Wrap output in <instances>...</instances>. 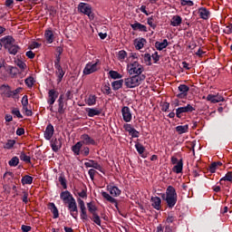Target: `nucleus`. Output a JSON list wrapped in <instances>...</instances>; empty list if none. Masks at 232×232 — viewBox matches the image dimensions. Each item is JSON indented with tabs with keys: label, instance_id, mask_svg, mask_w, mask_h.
<instances>
[{
	"label": "nucleus",
	"instance_id": "63",
	"mask_svg": "<svg viewBox=\"0 0 232 232\" xmlns=\"http://www.w3.org/2000/svg\"><path fill=\"white\" fill-rule=\"evenodd\" d=\"M54 66H61V56L55 54Z\"/></svg>",
	"mask_w": 232,
	"mask_h": 232
},
{
	"label": "nucleus",
	"instance_id": "33",
	"mask_svg": "<svg viewBox=\"0 0 232 232\" xmlns=\"http://www.w3.org/2000/svg\"><path fill=\"white\" fill-rule=\"evenodd\" d=\"M44 37H45L48 44H52V43H53V39H54L53 31L46 30L45 34H44Z\"/></svg>",
	"mask_w": 232,
	"mask_h": 232
},
{
	"label": "nucleus",
	"instance_id": "49",
	"mask_svg": "<svg viewBox=\"0 0 232 232\" xmlns=\"http://www.w3.org/2000/svg\"><path fill=\"white\" fill-rule=\"evenodd\" d=\"M11 113L14 117H17V119H23V114H21V111L17 108H13Z\"/></svg>",
	"mask_w": 232,
	"mask_h": 232
},
{
	"label": "nucleus",
	"instance_id": "60",
	"mask_svg": "<svg viewBox=\"0 0 232 232\" xmlns=\"http://www.w3.org/2000/svg\"><path fill=\"white\" fill-rule=\"evenodd\" d=\"M151 57L154 61V63H157L158 62L160 61V55H159L158 52H155V53H153Z\"/></svg>",
	"mask_w": 232,
	"mask_h": 232
},
{
	"label": "nucleus",
	"instance_id": "53",
	"mask_svg": "<svg viewBox=\"0 0 232 232\" xmlns=\"http://www.w3.org/2000/svg\"><path fill=\"white\" fill-rule=\"evenodd\" d=\"M127 56H128V53H126V51L124 50H121L118 53L119 61H124Z\"/></svg>",
	"mask_w": 232,
	"mask_h": 232
},
{
	"label": "nucleus",
	"instance_id": "42",
	"mask_svg": "<svg viewBox=\"0 0 232 232\" xmlns=\"http://www.w3.org/2000/svg\"><path fill=\"white\" fill-rule=\"evenodd\" d=\"M224 181L232 182V172H231V171H228V172L225 175V177H223V178L220 179V184H221V185L224 184V183H222V182H224Z\"/></svg>",
	"mask_w": 232,
	"mask_h": 232
},
{
	"label": "nucleus",
	"instance_id": "25",
	"mask_svg": "<svg viewBox=\"0 0 232 232\" xmlns=\"http://www.w3.org/2000/svg\"><path fill=\"white\" fill-rule=\"evenodd\" d=\"M107 189L112 197H119L121 195V190L116 186L109 185Z\"/></svg>",
	"mask_w": 232,
	"mask_h": 232
},
{
	"label": "nucleus",
	"instance_id": "62",
	"mask_svg": "<svg viewBox=\"0 0 232 232\" xmlns=\"http://www.w3.org/2000/svg\"><path fill=\"white\" fill-rule=\"evenodd\" d=\"M16 64L20 70H24V68H26V63L21 60H19Z\"/></svg>",
	"mask_w": 232,
	"mask_h": 232
},
{
	"label": "nucleus",
	"instance_id": "4",
	"mask_svg": "<svg viewBox=\"0 0 232 232\" xmlns=\"http://www.w3.org/2000/svg\"><path fill=\"white\" fill-rule=\"evenodd\" d=\"M78 12H80V14H84V15H88L91 21L95 19V14L92 12V5H90V4L80 3L78 5Z\"/></svg>",
	"mask_w": 232,
	"mask_h": 232
},
{
	"label": "nucleus",
	"instance_id": "11",
	"mask_svg": "<svg viewBox=\"0 0 232 232\" xmlns=\"http://www.w3.org/2000/svg\"><path fill=\"white\" fill-rule=\"evenodd\" d=\"M60 198L64 204H70V202L75 201V198H73L72 193L68 190L63 191L60 194Z\"/></svg>",
	"mask_w": 232,
	"mask_h": 232
},
{
	"label": "nucleus",
	"instance_id": "10",
	"mask_svg": "<svg viewBox=\"0 0 232 232\" xmlns=\"http://www.w3.org/2000/svg\"><path fill=\"white\" fill-rule=\"evenodd\" d=\"M123 129L125 130V131L129 132V135H130V137H132V139H139V135L140 134V132H139V130H135V128H133V126H131V124L125 123L123 125Z\"/></svg>",
	"mask_w": 232,
	"mask_h": 232
},
{
	"label": "nucleus",
	"instance_id": "43",
	"mask_svg": "<svg viewBox=\"0 0 232 232\" xmlns=\"http://www.w3.org/2000/svg\"><path fill=\"white\" fill-rule=\"evenodd\" d=\"M154 21H155V16L153 15H151L147 19V24H149V26H150L152 30H155V28H157V24H154L153 23Z\"/></svg>",
	"mask_w": 232,
	"mask_h": 232
},
{
	"label": "nucleus",
	"instance_id": "41",
	"mask_svg": "<svg viewBox=\"0 0 232 232\" xmlns=\"http://www.w3.org/2000/svg\"><path fill=\"white\" fill-rule=\"evenodd\" d=\"M87 208L91 215H94L97 213V207L92 202L87 203Z\"/></svg>",
	"mask_w": 232,
	"mask_h": 232
},
{
	"label": "nucleus",
	"instance_id": "54",
	"mask_svg": "<svg viewBox=\"0 0 232 232\" xmlns=\"http://www.w3.org/2000/svg\"><path fill=\"white\" fill-rule=\"evenodd\" d=\"M15 145V140H9L5 145V150H12Z\"/></svg>",
	"mask_w": 232,
	"mask_h": 232
},
{
	"label": "nucleus",
	"instance_id": "12",
	"mask_svg": "<svg viewBox=\"0 0 232 232\" xmlns=\"http://www.w3.org/2000/svg\"><path fill=\"white\" fill-rule=\"evenodd\" d=\"M206 99L209 102H212V104H217L218 102H224V101H226V99H224L220 93L208 94Z\"/></svg>",
	"mask_w": 232,
	"mask_h": 232
},
{
	"label": "nucleus",
	"instance_id": "59",
	"mask_svg": "<svg viewBox=\"0 0 232 232\" xmlns=\"http://www.w3.org/2000/svg\"><path fill=\"white\" fill-rule=\"evenodd\" d=\"M95 173H97V170L91 169L88 171V174L90 176L91 180H93L95 179Z\"/></svg>",
	"mask_w": 232,
	"mask_h": 232
},
{
	"label": "nucleus",
	"instance_id": "16",
	"mask_svg": "<svg viewBox=\"0 0 232 232\" xmlns=\"http://www.w3.org/2000/svg\"><path fill=\"white\" fill-rule=\"evenodd\" d=\"M54 132H55V129L53 128V125H52V123H49L46 126L45 130L44 132V137L45 140H51L52 137H53Z\"/></svg>",
	"mask_w": 232,
	"mask_h": 232
},
{
	"label": "nucleus",
	"instance_id": "46",
	"mask_svg": "<svg viewBox=\"0 0 232 232\" xmlns=\"http://www.w3.org/2000/svg\"><path fill=\"white\" fill-rule=\"evenodd\" d=\"M9 166L12 168H15L19 164V158L17 156L13 157L9 161H8Z\"/></svg>",
	"mask_w": 232,
	"mask_h": 232
},
{
	"label": "nucleus",
	"instance_id": "24",
	"mask_svg": "<svg viewBox=\"0 0 232 232\" xmlns=\"http://www.w3.org/2000/svg\"><path fill=\"white\" fill-rule=\"evenodd\" d=\"M51 147L53 151L57 153L59 151L60 148H63V143L61 142L60 140L54 139L51 141Z\"/></svg>",
	"mask_w": 232,
	"mask_h": 232
},
{
	"label": "nucleus",
	"instance_id": "52",
	"mask_svg": "<svg viewBox=\"0 0 232 232\" xmlns=\"http://www.w3.org/2000/svg\"><path fill=\"white\" fill-rule=\"evenodd\" d=\"M58 102V113H60V115H63L65 111L64 102Z\"/></svg>",
	"mask_w": 232,
	"mask_h": 232
},
{
	"label": "nucleus",
	"instance_id": "39",
	"mask_svg": "<svg viewBox=\"0 0 232 232\" xmlns=\"http://www.w3.org/2000/svg\"><path fill=\"white\" fill-rule=\"evenodd\" d=\"M58 180L61 186L63 188V189H68V184L66 183V176L64 175V172H62L60 174Z\"/></svg>",
	"mask_w": 232,
	"mask_h": 232
},
{
	"label": "nucleus",
	"instance_id": "44",
	"mask_svg": "<svg viewBox=\"0 0 232 232\" xmlns=\"http://www.w3.org/2000/svg\"><path fill=\"white\" fill-rule=\"evenodd\" d=\"M92 217H89V218H91V220H92V222H94V224H96L97 226H101V217H99V214H92Z\"/></svg>",
	"mask_w": 232,
	"mask_h": 232
},
{
	"label": "nucleus",
	"instance_id": "31",
	"mask_svg": "<svg viewBox=\"0 0 232 232\" xmlns=\"http://www.w3.org/2000/svg\"><path fill=\"white\" fill-rule=\"evenodd\" d=\"M176 131L179 135H182L184 133H188L189 131V125H179L176 127Z\"/></svg>",
	"mask_w": 232,
	"mask_h": 232
},
{
	"label": "nucleus",
	"instance_id": "8",
	"mask_svg": "<svg viewBox=\"0 0 232 232\" xmlns=\"http://www.w3.org/2000/svg\"><path fill=\"white\" fill-rule=\"evenodd\" d=\"M77 201H78V206L80 208L81 219L82 220V222H88V220H90V217H88V212L86 211V205L84 204V200L79 198Z\"/></svg>",
	"mask_w": 232,
	"mask_h": 232
},
{
	"label": "nucleus",
	"instance_id": "19",
	"mask_svg": "<svg viewBox=\"0 0 232 232\" xmlns=\"http://www.w3.org/2000/svg\"><path fill=\"white\" fill-rule=\"evenodd\" d=\"M101 195L105 198V200H107V202H111V204H114L115 208L119 209V203L117 202V199L110 196L108 192L104 190H102Z\"/></svg>",
	"mask_w": 232,
	"mask_h": 232
},
{
	"label": "nucleus",
	"instance_id": "47",
	"mask_svg": "<svg viewBox=\"0 0 232 232\" xmlns=\"http://www.w3.org/2000/svg\"><path fill=\"white\" fill-rule=\"evenodd\" d=\"M22 90H23V88H21V87H18L17 89H15L14 91H11V97L13 98V99H19V93H21V92H22Z\"/></svg>",
	"mask_w": 232,
	"mask_h": 232
},
{
	"label": "nucleus",
	"instance_id": "2",
	"mask_svg": "<svg viewBox=\"0 0 232 232\" xmlns=\"http://www.w3.org/2000/svg\"><path fill=\"white\" fill-rule=\"evenodd\" d=\"M83 144H85V146H97V142H95V140L90 137V135L82 134L81 140L72 147V151L74 155H81V148H82Z\"/></svg>",
	"mask_w": 232,
	"mask_h": 232
},
{
	"label": "nucleus",
	"instance_id": "21",
	"mask_svg": "<svg viewBox=\"0 0 232 232\" xmlns=\"http://www.w3.org/2000/svg\"><path fill=\"white\" fill-rule=\"evenodd\" d=\"M55 68V75L57 77V83L59 84L60 82H63V77H64V70H63V67L61 65H56L54 66Z\"/></svg>",
	"mask_w": 232,
	"mask_h": 232
},
{
	"label": "nucleus",
	"instance_id": "27",
	"mask_svg": "<svg viewBox=\"0 0 232 232\" xmlns=\"http://www.w3.org/2000/svg\"><path fill=\"white\" fill-rule=\"evenodd\" d=\"M135 149L138 151L139 155L142 157V159H146V157H148V155L144 154V151H146V148H144L140 142H137L135 144Z\"/></svg>",
	"mask_w": 232,
	"mask_h": 232
},
{
	"label": "nucleus",
	"instance_id": "57",
	"mask_svg": "<svg viewBox=\"0 0 232 232\" xmlns=\"http://www.w3.org/2000/svg\"><path fill=\"white\" fill-rule=\"evenodd\" d=\"M181 5L182 6H193L195 3H193L191 0H181Z\"/></svg>",
	"mask_w": 232,
	"mask_h": 232
},
{
	"label": "nucleus",
	"instance_id": "14",
	"mask_svg": "<svg viewBox=\"0 0 232 232\" xmlns=\"http://www.w3.org/2000/svg\"><path fill=\"white\" fill-rule=\"evenodd\" d=\"M179 92H180V93L177 94L178 99H186V97H188V92H189V86L186 85V84H180L178 87Z\"/></svg>",
	"mask_w": 232,
	"mask_h": 232
},
{
	"label": "nucleus",
	"instance_id": "64",
	"mask_svg": "<svg viewBox=\"0 0 232 232\" xmlns=\"http://www.w3.org/2000/svg\"><path fill=\"white\" fill-rule=\"evenodd\" d=\"M21 229L23 232H29V231H32V227L22 225Z\"/></svg>",
	"mask_w": 232,
	"mask_h": 232
},
{
	"label": "nucleus",
	"instance_id": "50",
	"mask_svg": "<svg viewBox=\"0 0 232 232\" xmlns=\"http://www.w3.org/2000/svg\"><path fill=\"white\" fill-rule=\"evenodd\" d=\"M102 92L104 93V95H111V88H110V83L104 85Z\"/></svg>",
	"mask_w": 232,
	"mask_h": 232
},
{
	"label": "nucleus",
	"instance_id": "34",
	"mask_svg": "<svg viewBox=\"0 0 232 232\" xmlns=\"http://www.w3.org/2000/svg\"><path fill=\"white\" fill-rule=\"evenodd\" d=\"M184 168V162L182 160H179V162L173 167L172 171L174 173H182V169Z\"/></svg>",
	"mask_w": 232,
	"mask_h": 232
},
{
	"label": "nucleus",
	"instance_id": "35",
	"mask_svg": "<svg viewBox=\"0 0 232 232\" xmlns=\"http://www.w3.org/2000/svg\"><path fill=\"white\" fill-rule=\"evenodd\" d=\"M21 183L23 186H26V185H31L34 183V177L29 176V175H25L21 179Z\"/></svg>",
	"mask_w": 232,
	"mask_h": 232
},
{
	"label": "nucleus",
	"instance_id": "6",
	"mask_svg": "<svg viewBox=\"0 0 232 232\" xmlns=\"http://www.w3.org/2000/svg\"><path fill=\"white\" fill-rule=\"evenodd\" d=\"M193 111H195V107L191 104H187V106L176 109V117L178 119H182V117H184V113H193Z\"/></svg>",
	"mask_w": 232,
	"mask_h": 232
},
{
	"label": "nucleus",
	"instance_id": "37",
	"mask_svg": "<svg viewBox=\"0 0 232 232\" xmlns=\"http://www.w3.org/2000/svg\"><path fill=\"white\" fill-rule=\"evenodd\" d=\"M124 82L127 88H137V85H135V79L133 78V76L126 78L124 80Z\"/></svg>",
	"mask_w": 232,
	"mask_h": 232
},
{
	"label": "nucleus",
	"instance_id": "23",
	"mask_svg": "<svg viewBox=\"0 0 232 232\" xmlns=\"http://www.w3.org/2000/svg\"><path fill=\"white\" fill-rule=\"evenodd\" d=\"M130 27L135 32H137V30H139V32H148V27H146V25H144L139 22H135L134 24H131Z\"/></svg>",
	"mask_w": 232,
	"mask_h": 232
},
{
	"label": "nucleus",
	"instance_id": "32",
	"mask_svg": "<svg viewBox=\"0 0 232 232\" xmlns=\"http://www.w3.org/2000/svg\"><path fill=\"white\" fill-rule=\"evenodd\" d=\"M86 111L88 117H95L96 115H101V113H102V110H97L95 108H88Z\"/></svg>",
	"mask_w": 232,
	"mask_h": 232
},
{
	"label": "nucleus",
	"instance_id": "51",
	"mask_svg": "<svg viewBox=\"0 0 232 232\" xmlns=\"http://www.w3.org/2000/svg\"><path fill=\"white\" fill-rule=\"evenodd\" d=\"M145 43H146V39H144V38L138 40V42L136 44L137 50H142V48H144Z\"/></svg>",
	"mask_w": 232,
	"mask_h": 232
},
{
	"label": "nucleus",
	"instance_id": "55",
	"mask_svg": "<svg viewBox=\"0 0 232 232\" xmlns=\"http://www.w3.org/2000/svg\"><path fill=\"white\" fill-rule=\"evenodd\" d=\"M144 61L147 63V66H151V54L150 53H145L143 54Z\"/></svg>",
	"mask_w": 232,
	"mask_h": 232
},
{
	"label": "nucleus",
	"instance_id": "3",
	"mask_svg": "<svg viewBox=\"0 0 232 232\" xmlns=\"http://www.w3.org/2000/svg\"><path fill=\"white\" fill-rule=\"evenodd\" d=\"M0 41L10 55H17V53L21 50V47L15 44V39L13 36H5Z\"/></svg>",
	"mask_w": 232,
	"mask_h": 232
},
{
	"label": "nucleus",
	"instance_id": "36",
	"mask_svg": "<svg viewBox=\"0 0 232 232\" xmlns=\"http://www.w3.org/2000/svg\"><path fill=\"white\" fill-rule=\"evenodd\" d=\"M85 102L88 106H95V104H97V96L94 94L89 95V97L85 100Z\"/></svg>",
	"mask_w": 232,
	"mask_h": 232
},
{
	"label": "nucleus",
	"instance_id": "61",
	"mask_svg": "<svg viewBox=\"0 0 232 232\" xmlns=\"http://www.w3.org/2000/svg\"><path fill=\"white\" fill-rule=\"evenodd\" d=\"M22 105H23V108H26V106H28V96L27 95H24L22 98Z\"/></svg>",
	"mask_w": 232,
	"mask_h": 232
},
{
	"label": "nucleus",
	"instance_id": "58",
	"mask_svg": "<svg viewBox=\"0 0 232 232\" xmlns=\"http://www.w3.org/2000/svg\"><path fill=\"white\" fill-rule=\"evenodd\" d=\"M217 162H212L209 166V172L210 173H215L217 171Z\"/></svg>",
	"mask_w": 232,
	"mask_h": 232
},
{
	"label": "nucleus",
	"instance_id": "15",
	"mask_svg": "<svg viewBox=\"0 0 232 232\" xmlns=\"http://www.w3.org/2000/svg\"><path fill=\"white\" fill-rule=\"evenodd\" d=\"M84 166L85 168H93L94 169L101 171V173H104L102 166H101V164H99L96 160H88V161L84 163Z\"/></svg>",
	"mask_w": 232,
	"mask_h": 232
},
{
	"label": "nucleus",
	"instance_id": "5",
	"mask_svg": "<svg viewBox=\"0 0 232 232\" xmlns=\"http://www.w3.org/2000/svg\"><path fill=\"white\" fill-rule=\"evenodd\" d=\"M127 70L130 75H141L142 72H144V67L139 62H133L128 64Z\"/></svg>",
	"mask_w": 232,
	"mask_h": 232
},
{
	"label": "nucleus",
	"instance_id": "1",
	"mask_svg": "<svg viewBox=\"0 0 232 232\" xmlns=\"http://www.w3.org/2000/svg\"><path fill=\"white\" fill-rule=\"evenodd\" d=\"M161 198L162 200H165L169 209H173L178 200L177 190L173 186H169L166 189V193L161 195Z\"/></svg>",
	"mask_w": 232,
	"mask_h": 232
},
{
	"label": "nucleus",
	"instance_id": "38",
	"mask_svg": "<svg viewBox=\"0 0 232 232\" xmlns=\"http://www.w3.org/2000/svg\"><path fill=\"white\" fill-rule=\"evenodd\" d=\"M122 84H124V80H118L111 82V87L114 92L121 90L122 88Z\"/></svg>",
	"mask_w": 232,
	"mask_h": 232
},
{
	"label": "nucleus",
	"instance_id": "18",
	"mask_svg": "<svg viewBox=\"0 0 232 232\" xmlns=\"http://www.w3.org/2000/svg\"><path fill=\"white\" fill-rule=\"evenodd\" d=\"M151 206L154 209H157V211H160L162 208V199L159 197H152L150 198Z\"/></svg>",
	"mask_w": 232,
	"mask_h": 232
},
{
	"label": "nucleus",
	"instance_id": "56",
	"mask_svg": "<svg viewBox=\"0 0 232 232\" xmlns=\"http://www.w3.org/2000/svg\"><path fill=\"white\" fill-rule=\"evenodd\" d=\"M24 82L28 88H32L34 86V77L29 76L25 79Z\"/></svg>",
	"mask_w": 232,
	"mask_h": 232
},
{
	"label": "nucleus",
	"instance_id": "45",
	"mask_svg": "<svg viewBox=\"0 0 232 232\" xmlns=\"http://www.w3.org/2000/svg\"><path fill=\"white\" fill-rule=\"evenodd\" d=\"M109 75L111 79H122V74L119 73L117 71H110Z\"/></svg>",
	"mask_w": 232,
	"mask_h": 232
},
{
	"label": "nucleus",
	"instance_id": "30",
	"mask_svg": "<svg viewBox=\"0 0 232 232\" xmlns=\"http://www.w3.org/2000/svg\"><path fill=\"white\" fill-rule=\"evenodd\" d=\"M132 77L134 78L136 87L140 86V83L146 79V75L144 74H134Z\"/></svg>",
	"mask_w": 232,
	"mask_h": 232
},
{
	"label": "nucleus",
	"instance_id": "29",
	"mask_svg": "<svg viewBox=\"0 0 232 232\" xmlns=\"http://www.w3.org/2000/svg\"><path fill=\"white\" fill-rule=\"evenodd\" d=\"M168 40L164 39L162 42H156L155 43V48L159 50V52H162L164 48H168Z\"/></svg>",
	"mask_w": 232,
	"mask_h": 232
},
{
	"label": "nucleus",
	"instance_id": "9",
	"mask_svg": "<svg viewBox=\"0 0 232 232\" xmlns=\"http://www.w3.org/2000/svg\"><path fill=\"white\" fill-rule=\"evenodd\" d=\"M70 215L74 218L75 220H77V218L79 217V209L77 208V201H72L68 203L67 206Z\"/></svg>",
	"mask_w": 232,
	"mask_h": 232
},
{
	"label": "nucleus",
	"instance_id": "26",
	"mask_svg": "<svg viewBox=\"0 0 232 232\" xmlns=\"http://www.w3.org/2000/svg\"><path fill=\"white\" fill-rule=\"evenodd\" d=\"M48 209L53 213V218H59V209L55 206V203H49Z\"/></svg>",
	"mask_w": 232,
	"mask_h": 232
},
{
	"label": "nucleus",
	"instance_id": "13",
	"mask_svg": "<svg viewBox=\"0 0 232 232\" xmlns=\"http://www.w3.org/2000/svg\"><path fill=\"white\" fill-rule=\"evenodd\" d=\"M121 115L123 117L124 122H131L132 115H131V110H130V107L128 106L122 107Z\"/></svg>",
	"mask_w": 232,
	"mask_h": 232
},
{
	"label": "nucleus",
	"instance_id": "28",
	"mask_svg": "<svg viewBox=\"0 0 232 232\" xmlns=\"http://www.w3.org/2000/svg\"><path fill=\"white\" fill-rule=\"evenodd\" d=\"M182 24V17L180 15H174L170 21V26H180Z\"/></svg>",
	"mask_w": 232,
	"mask_h": 232
},
{
	"label": "nucleus",
	"instance_id": "40",
	"mask_svg": "<svg viewBox=\"0 0 232 232\" xmlns=\"http://www.w3.org/2000/svg\"><path fill=\"white\" fill-rule=\"evenodd\" d=\"M20 160H23V162H25L26 164H32V158L24 152L20 153Z\"/></svg>",
	"mask_w": 232,
	"mask_h": 232
},
{
	"label": "nucleus",
	"instance_id": "48",
	"mask_svg": "<svg viewBox=\"0 0 232 232\" xmlns=\"http://www.w3.org/2000/svg\"><path fill=\"white\" fill-rule=\"evenodd\" d=\"M80 155H82V157H88V155H90V148L82 147L80 149Z\"/></svg>",
	"mask_w": 232,
	"mask_h": 232
},
{
	"label": "nucleus",
	"instance_id": "22",
	"mask_svg": "<svg viewBox=\"0 0 232 232\" xmlns=\"http://www.w3.org/2000/svg\"><path fill=\"white\" fill-rule=\"evenodd\" d=\"M0 91L2 92V95H4L5 97H7L8 99L12 97V89L10 85H2L0 87Z\"/></svg>",
	"mask_w": 232,
	"mask_h": 232
},
{
	"label": "nucleus",
	"instance_id": "7",
	"mask_svg": "<svg viewBox=\"0 0 232 232\" xmlns=\"http://www.w3.org/2000/svg\"><path fill=\"white\" fill-rule=\"evenodd\" d=\"M99 60H97L95 63L89 62L84 69H83V75H92V73H95L99 70Z\"/></svg>",
	"mask_w": 232,
	"mask_h": 232
},
{
	"label": "nucleus",
	"instance_id": "17",
	"mask_svg": "<svg viewBox=\"0 0 232 232\" xmlns=\"http://www.w3.org/2000/svg\"><path fill=\"white\" fill-rule=\"evenodd\" d=\"M48 104H55V101H57V98L59 97V92L55 91L54 89H51L48 92Z\"/></svg>",
	"mask_w": 232,
	"mask_h": 232
},
{
	"label": "nucleus",
	"instance_id": "20",
	"mask_svg": "<svg viewBox=\"0 0 232 232\" xmlns=\"http://www.w3.org/2000/svg\"><path fill=\"white\" fill-rule=\"evenodd\" d=\"M198 14L200 19H203L204 21H208V19L211 17V12H209V10H208L206 7H199Z\"/></svg>",
	"mask_w": 232,
	"mask_h": 232
}]
</instances>
